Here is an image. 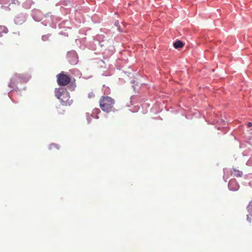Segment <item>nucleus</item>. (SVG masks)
Masks as SVG:
<instances>
[{
  "mask_svg": "<svg viewBox=\"0 0 252 252\" xmlns=\"http://www.w3.org/2000/svg\"><path fill=\"white\" fill-rule=\"evenodd\" d=\"M115 100L111 97L102 96L99 100V106L101 110L106 113L114 110Z\"/></svg>",
  "mask_w": 252,
  "mask_h": 252,
  "instance_id": "f257e3e1",
  "label": "nucleus"
},
{
  "mask_svg": "<svg viewBox=\"0 0 252 252\" xmlns=\"http://www.w3.org/2000/svg\"><path fill=\"white\" fill-rule=\"evenodd\" d=\"M55 96L63 105H70L72 100L70 99L69 94L63 89H56Z\"/></svg>",
  "mask_w": 252,
  "mask_h": 252,
  "instance_id": "f03ea898",
  "label": "nucleus"
},
{
  "mask_svg": "<svg viewBox=\"0 0 252 252\" xmlns=\"http://www.w3.org/2000/svg\"><path fill=\"white\" fill-rule=\"evenodd\" d=\"M57 82L59 85L65 86L68 85L71 81V78L69 75L65 74L63 72H61L57 75Z\"/></svg>",
  "mask_w": 252,
  "mask_h": 252,
  "instance_id": "7ed1b4c3",
  "label": "nucleus"
},
{
  "mask_svg": "<svg viewBox=\"0 0 252 252\" xmlns=\"http://www.w3.org/2000/svg\"><path fill=\"white\" fill-rule=\"evenodd\" d=\"M29 80V78L25 74H15L11 79V82L9 84V86L12 87L13 85L19 82H26Z\"/></svg>",
  "mask_w": 252,
  "mask_h": 252,
  "instance_id": "20e7f679",
  "label": "nucleus"
},
{
  "mask_svg": "<svg viewBox=\"0 0 252 252\" xmlns=\"http://www.w3.org/2000/svg\"><path fill=\"white\" fill-rule=\"evenodd\" d=\"M228 188L231 190H236L239 189V185L235 180H231L228 183Z\"/></svg>",
  "mask_w": 252,
  "mask_h": 252,
  "instance_id": "39448f33",
  "label": "nucleus"
},
{
  "mask_svg": "<svg viewBox=\"0 0 252 252\" xmlns=\"http://www.w3.org/2000/svg\"><path fill=\"white\" fill-rule=\"evenodd\" d=\"M231 174L234 177H236L237 178L242 177L243 174L242 171L237 169L235 167H233L231 170Z\"/></svg>",
  "mask_w": 252,
  "mask_h": 252,
  "instance_id": "423d86ee",
  "label": "nucleus"
},
{
  "mask_svg": "<svg viewBox=\"0 0 252 252\" xmlns=\"http://www.w3.org/2000/svg\"><path fill=\"white\" fill-rule=\"evenodd\" d=\"M8 32L7 28L4 26H0V37L1 38L3 34H6Z\"/></svg>",
  "mask_w": 252,
  "mask_h": 252,
  "instance_id": "0eeeda50",
  "label": "nucleus"
},
{
  "mask_svg": "<svg viewBox=\"0 0 252 252\" xmlns=\"http://www.w3.org/2000/svg\"><path fill=\"white\" fill-rule=\"evenodd\" d=\"M173 45H174V47L175 48L178 49V48H182L184 46V44L181 41L178 40V41H176L174 43Z\"/></svg>",
  "mask_w": 252,
  "mask_h": 252,
  "instance_id": "6e6552de",
  "label": "nucleus"
},
{
  "mask_svg": "<svg viewBox=\"0 0 252 252\" xmlns=\"http://www.w3.org/2000/svg\"><path fill=\"white\" fill-rule=\"evenodd\" d=\"M49 149L50 150H54V149L59 150V146L57 144H56L55 143H53V144H51L50 145Z\"/></svg>",
  "mask_w": 252,
  "mask_h": 252,
  "instance_id": "1a4fd4ad",
  "label": "nucleus"
},
{
  "mask_svg": "<svg viewBox=\"0 0 252 252\" xmlns=\"http://www.w3.org/2000/svg\"><path fill=\"white\" fill-rule=\"evenodd\" d=\"M95 96L94 95V94L93 92H91V93H90L89 94H88V97L90 98H93Z\"/></svg>",
  "mask_w": 252,
  "mask_h": 252,
  "instance_id": "9d476101",
  "label": "nucleus"
},
{
  "mask_svg": "<svg viewBox=\"0 0 252 252\" xmlns=\"http://www.w3.org/2000/svg\"><path fill=\"white\" fill-rule=\"evenodd\" d=\"M252 126V123H250H250H249L248 124V127H251V126Z\"/></svg>",
  "mask_w": 252,
  "mask_h": 252,
  "instance_id": "9b49d317",
  "label": "nucleus"
},
{
  "mask_svg": "<svg viewBox=\"0 0 252 252\" xmlns=\"http://www.w3.org/2000/svg\"><path fill=\"white\" fill-rule=\"evenodd\" d=\"M247 220L249 221V222H251V219H249V216L247 215Z\"/></svg>",
  "mask_w": 252,
  "mask_h": 252,
  "instance_id": "f8f14e48",
  "label": "nucleus"
},
{
  "mask_svg": "<svg viewBox=\"0 0 252 252\" xmlns=\"http://www.w3.org/2000/svg\"><path fill=\"white\" fill-rule=\"evenodd\" d=\"M2 43V39L0 37V44Z\"/></svg>",
  "mask_w": 252,
  "mask_h": 252,
  "instance_id": "ddd939ff",
  "label": "nucleus"
}]
</instances>
